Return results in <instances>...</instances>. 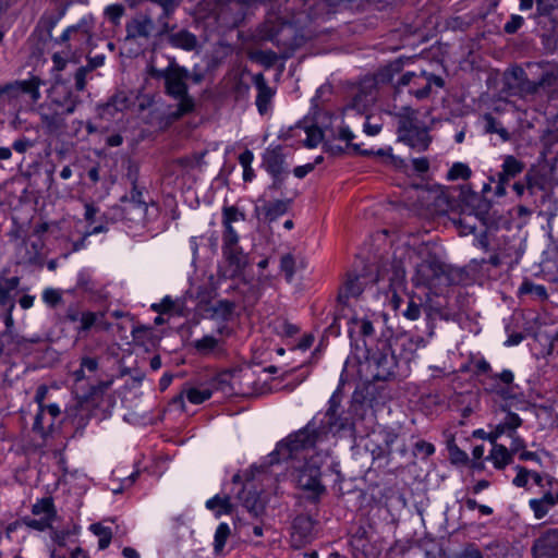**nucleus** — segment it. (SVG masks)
<instances>
[{
    "label": "nucleus",
    "mask_w": 558,
    "mask_h": 558,
    "mask_svg": "<svg viewBox=\"0 0 558 558\" xmlns=\"http://www.w3.org/2000/svg\"><path fill=\"white\" fill-rule=\"evenodd\" d=\"M223 89L225 94L235 102L246 101L250 96V85L238 74L225 77Z\"/></svg>",
    "instance_id": "5701e85b"
},
{
    "label": "nucleus",
    "mask_w": 558,
    "mask_h": 558,
    "mask_svg": "<svg viewBox=\"0 0 558 558\" xmlns=\"http://www.w3.org/2000/svg\"><path fill=\"white\" fill-rule=\"evenodd\" d=\"M232 495L225 494L223 496L217 494L209 498L205 506L208 510L214 512L216 519L222 515H230L234 511V505L231 502Z\"/></svg>",
    "instance_id": "bb28decb"
},
{
    "label": "nucleus",
    "mask_w": 558,
    "mask_h": 558,
    "mask_svg": "<svg viewBox=\"0 0 558 558\" xmlns=\"http://www.w3.org/2000/svg\"><path fill=\"white\" fill-rule=\"evenodd\" d=\"M522 418L514 412L508 411L502 421L494 426L488 433L487 439L490 442L497 441L501 436H512L517 429L522 425Z\"/></svg>",
    "instance_id": "412c9836"
},
{
    "label": "nucleus",
    "mask_w": 558,
    "mask_h": 558,
    "mask_svg": "<svg viewBox=\"0 0 558 558\" xmlns=\"http://www.w3.org/2000/svg\"><path fill=\"white\" fill-rule=\"evenodd\" d=\"M256 36L260 40H270L289 49H294L302 41V38L295 36V27L291 23L282 22L277 17L266 21L258 28Z\"/></svg>",
    "instance_id": "6e6552de"
},
{
    "label": "nucleus",
    "mask_w": 558,
    "mask_h": 558,
    "mask_svg": "<svg viewBox=\"0 0 558 558\" xmlns=\"http://www.w3.org/2000/svg\"><path fill=\"white\" fill-rule=\"evenodd\" d=\"M492 444L493 448L489 451L487 460L492 461L496 470H504L513 462V456L505 445L497 444L496 441Z\"/></svg>",
    "instance_id": "7c9ffc66"
},
{
    "label": "nucleus",
    "mask_w": 558,
    "mask_h": 558,
    "mask_svg": "<svg viewBox=\"0 0 558 558\" xmlns=\"http://www.w3.org/2000/svg\"><path fill=\"white\" fill-rule=\"evenodd\" d=\"M132 189L129 194H126V199L134 202L137 205H147V203L143 198V191L137 185V178L131 179Z\"/></svg>",
    "instance_id": "052dcab7"
},
{
    "label": "nucleus",
    "mask_w": 558,
    "mask_h": 558,
    "mask_svg": "<svg viewBox=\"0 0 558 558\" xmlns=\"http://www.w3.org/2000/svg\"><path fill=\"white\" fill-rule=\"evenodd\" d=\"M32 430L43 438V442H45L46 439L52 434L53 420L46 418L44 405H40V409H38V412L34 417ZM44 444L37 446L25 445L23 449L25 452H34L37 449H39Z\"/></svg>",
    "instance_id": "4be33fe9"
},
{
    "label": "nucleus",
    "mask_w": 558,
    "mask_h": 558,
    "mask_svg": "<svg viewBox=\"0 0 558 558\" xmlns=\"http://www.w3.org/2000/svg\"><path fill=\"white\" fill-rule=\"evenodd\" d=\"M23 524L27 527L36 530V531H45L51 526L52 520L49 518H40V519H32L29 517H25L22 519Z\"/></svg>",
    "instance_id": "6e6d98bb"
},
{
    "label": "nucleus",
    "mask_w": 558,
    "mask_h": 558,
    "mask_svg": "<svg viewBox=\"0 0 558 558\" xmlns=\"http://www.w3.org/2000/svg\"><path fill=\"white\" fill-rule=\"evenodd\" d=\"M353 311H347V315H341L340 313V305L337 304L336 306V310H335V313H333V319H332V323L327 327L326 331L330 335V336H338L340 333V320L342 318H345L349 320V317H351V313Z\"/></svg>",
    "instance_id": "603ef678"
},
{
    "label": "nucleus",
    "mask_w": 558,
    "mask_h": 558,
    "mask_svg": "<svg viewBox=\"0 0 558 558\" xmlns=\"http://www.w3.org/2000/svg\"><path fill=\"white\" fill-rule=\"evenodd\" d=\"M333 93V86L328 80L326 83L322 84L317 89L312 98V107L317 108L319 106V102H323L327 99L328 96H330Z\"/></svg>",
    "instance_id": "09e8293b"
},
{
    "label": "nucleus",
    "mask_w": 558,
    "mask_h": 558,
    "mask_svg": "<svg viewBox=\"0 0 558 558\" xmlns=\"http://www.w3.org/2000/svg\"><path fill=\"white\" fill-rule=\"evenodd\" d=\"M299 465L294 466L292 473L296 486L306 493V500L311 504H319L326 494V486L322 482V465L317 458L311 457Z\"/></svg>",
    "instance_id": "20e7f679"
},
{
    "label": "nucleus",
    "mask_w": 558,
    "mask_h": 558,
    "mask_svg": "<svg viewBox=\"0 0 558 558\" xmlns=\"http://www.w3.org/2000/svg\"><path fill=\"white\" fill-rule=\"evenodd\" d=\"M230 535H231L230 526L228 525V523L221 522L217 526L215 535H214L213 546H214V553L216 555L222 553Z\"/></svg>",
    "instance_id": "4c0bfd02"
},
{
    "label": "nucleus",
    "mask_w": 558,
    "mask_h": 558,
    "mask_svg": "<svg viewBox=\"0 0 558 558\" xmlns=\"http://www.w3.org/2000/svg\"><path fill=\"white\" fill-rule=\"evenodd\" d=\"M349 328H352L354 333V340L359 341L360 345L363 347V341L366 340V342L369 345H374L373 337L375 333V329L373 326V323L367 318H359L357 315L354 313V311L351 313V317H349L348 322ZM350 329H348V332Z\"/></svg>",
    "instance_id": "aec40b11"
},
{
    "label": "nucleus",
    "mask_w": 558,
    "mask_h": 558,
    "mask_svg": "<svg viewBox=\"0 0 558 558\" xmlns=\"http://www.w3.org/2000/svg\"><path fill=\"white\" fill-rule=\"evenodd\" d=\"M218 343V339L214 336L205 335L201 339L194 341V348L199 354L209 355L216 350Z\"/></svg>",
    "instance_id": "a19ab883"
},
{
    "label": "nucleus",
    "mask_w": 558,
    "mask_h": 558,
    "mask_svg": "<svg viewBox=\"0 0 558 558\" xmlns=\"http://www.w3.org/2000/svg\"><path fill=\"white\" fill-rule=\"evenodd\" d=\"M525 165L512 155H506L501 165V171L498 172V181L496 185V195L504 196L506 186L510 180L523 172Z\"/></svg>",
    "instance_id": "dca6fc26"
},
{
    "label": "nucleus",
    "mask_w": 558,
    "mask_h": 558,
    "mask_svg": "<svg viewBox=\"0 0 558 558\" xmlns=\"http://www.w3.org/2000/svg\"><path fill=\"white\" fill-rule=\"evenodd\" d=\"M412 281L416 287H426L430 290L456 283L452 270L432 255L417 264Z\"/></svg>",
    "instance_id": "39448f33"
},
{
    "label": "nucleus",
    "mask_w": 558,
    "mask_h": 558,
    "mask_svg": "<svg viewBox=\"0 0 558 558\" xmlns=\"http://www.w3.org/2000/svg\"><path fill=\"white\" fill-rule=\"evenodd\" d=\"M151 76L165 80L166 94L179 101L174 111L169 113L171 121H178L182 117L194 111L195 101L187 93L186 77L189 72H148Z\"/></svg>",
    "instance_id": "7ed1b4c3"
},
{
    "label": "nucleus",
    "mask_w": 558,
    "mask_h": 558,
    "mask_svg": "<svg viewBox=\"0 0 558 558\" xmlns=\"http://www.w3.org/2000/svg\"><path fill=\"white\" fill-rule=\"evenodd\" d=\"M154 28L153 21L147 15H137L126 24V39H147Z\"/></svg>",
    "instance_id": "b1692460"
},
{
    "label": "nucleus",
    "mask_w": 558,
    "mask_h": 558,
    "mask_svg": "<svg viewBox=\"0 0 558 558\" xmlns=\"http://www.w3.org/2000/svg\"><path fill=\"white\" fill-rule=\"evenodd\" d=\"M388 293H391L392 300H399L398 293L405 288V269L401 262H393L388 272Z\"/></svg>",
    "instance_id": "a878e982"
},
{
    "label": "nucleus",
    "mask_w": 558,
    "mask_h": 558,
    "mask_svg": "<svg viewBox=\"0 0 558 558\" xmlns=\"http://www.w3.org/2000/svg\"><path fill=\"white\" fill-rule=\"evenodd\" d=\"M253 83L257 90L255 105L258 113L264 116L271 107L272 99L276 95V87L268 84L263 72H258L253 76Z\"/></svg>",
    "instance_id": "a211bd4d"
},
{
    "label": "nucleus",
    "mask_w": 558,
    "mask_h": 558,
    "mask_svg": "<svg viewBox=\"0 0 558 558\" xmlns=\"http://www.w3.org/2000/svg\"><path fill=\"white\" fill-rule=\"evenodd\" d=\"M529 507L532 510L534 518L537 520L544 519L548 514L550 509L546 504H544L538 498L530 499Z\"/></svg>",
    "instance_id": "5fc2aeb1"
},
{
    "label": "nucleus",
    "mask_w": 558,
    "mask_h": 558,
    "mask_svg": "<svg viewBox=\"0 0 558 558\" xmlns=\"http://www.w3.org/2000/svg\"><path fill=\"white\" fill-rule=\"evenodd\" d=\"M531 550L534 558H558V527L542 533Z\"/></svg>",
    "instance_id": "2eb2a0df"
},
{
    "label": "nucleus",
    "mask_w": 558,
    "mask_h": 558,
    "mask_svg": "<svg viewBox=\"0 0 558 558\" xmlns=\"http://www.w3.org/2000/svg\"><path fill=\"white\" fill-rule=\"evenodd\" d=\"M393 73L395 72H372L368 81L372 82V86L374 87L390 84L393 80Z\"/></svg>",
    "instance_id": "13d9d810"
},
{
    "label": "nucleus",
    "mask_w": 558,
    "mask_h": 558,
    "mask_svg": "<svg viewBox=\"0 0 558 558\" xmlns=\"http://www.w3.org/2000/svg\"><path fill=\"white\" fill-rule=\"evenodd\" d=\"M41 84H44V82L36 76L27 81L19 82L22 93L27 94L33 101H37L40 98L39 86Z\"/></svg>",
    "instance_id": "79ce46f5"
},
{
    "label": "nucleus",
    "mask_w": 558,
    "mask_h": 558,
    "mask_svg": "<svg viewBox=\"0 0 558 558\" xmlns=\"http://www.w3.org/2000/svg\"><path fill=\"white\" fill-rule=\"evenodd\" d=\"M422 310L427 312L426 306H422L421 303H416L414 298H409L407 308L403 311V316L409 320H416L420 318Z\"/></svg>",
    "instance_id": "8fccbe9b"
},
{
    "label": "nucleus",
    "mask_w": 558,
    "mask_h": 558,
    "mask_svg": "<svg viewBox=\"0 0 558 558\" xmlns=\"http://www.w3.org/2000/svg\"><path fill=\"white\" fill-rule=\"evenodd\" d=\"M80 58L81 56L70 53L69 51H56L52 56L54 70H63L68 63H70V65H76L80 62Z\"/></svg>",
    "instance_id": "ea45409f"
},
{
    "label": "nucleus",
    "mask_w": 558,
    "mask_h": 558,
    "mask_svg": "<svg viewBox=\"0 0 558 558\" xmlns=\"http://www.w3.org/2000/svg\"><path fill=\"white\" fill-rule=\"evenodd\" d=\"M104 313H95L90 311H84L82 315H80L78 322L76 323L75 330L78 336L85 335L98 322L99 317H104Z\"/></svg>",
    "instance_id": "f704fd0d"
},
{
    "label": "nucleus",
    "mask_w": 558,
    "mask_h": 558,
    "mask_svg": "<svg viewBox=\"0 0 558 558\" xmlns=\"http://www.w3.org/2000/svg\"><path fill=\"white\" fill-rule=\"evenodd\" d=\"M514 375L510 369H504L501 373L492 374L485 384V390L496 395L502 400H511L517 397L518 385L513 383Z\"/></svg>",
    "instance_id": "ddd939ff"
},
{
    "label": "nucleus",
    "mask_w": 558,
    "mask_h": 558,
    "mask_svg": "<svg viewBox=\"0 0 558 558\" xmlns=\"http://www.w3.org/2000/svg\"><path fill=\"white\" fill-rule=\"evenodd\" d=\"M514 470L517 471V475L512 480V484L518 488H526L529 478L531 477V470L519 464L514 466Z\"/></svg>",
    "instance_id": "864d4df0"
},
{
    "label": "nucleus",
    "mask_w": 558,
    "mask_h": 558,
    "mask_svg": "<svg viewBox=\"0 0 558 558\" xmlns=\"http://www.w3.org/2000/svg\"><path fill=\"white\" fill-rule=\"evenodd\" d=\"M417 125L414 123V120L410 116H401L398 122V134L401 140L405 133H409V130L416 129Z\"/></svg>",
    "instance_id": "69168bd1"
},
{
    "label": "nucleus",
    "mask_w": 558,
    "mask_h": 558,
    "mask_svg": "<svg viewBox=\"0 0 558 558\" xmlns=\"http://www.w3.org/2000/svg\"><path fill=\"white\" fill-rule=\"evenodd\" d=\"M399 434L391 427H379L366 435L364 448L371 452L373 460L388 458L392 453V446Z\"/></svg>",
    "instance_id": "1a4fd4ad"
},
{
    "label": "nucleus",
    "mask_w": 558,
    "mask_h": 558,
    "mask_svg": "<svg viewBox=\"0 0 558 558\" xmlns=\"http://www.w3.org/2000/svg\"><path fill=\"white\" fill-rule=\"evenodd\" d=\"M316 520L310 514H298L292 521L291 544L294 548H302L313 537Z\"/></svg>",
    "instance_id": "4468645a"
},
{
    "label": "nucleus",
    "mask_w": 558,
    "mask_h": 558,
    "mask_svg": "<svg viewBox=\"0 0 558 558\" xmlns=\"http://www.w3.org/2000/svg\"><path fill=\"white\" fill-rule=\"evenodd\" d=\"M112 385V380H100L96 385L89 387L88 391L82 397V407H94L98 405L99 401L104 398L106 391Z\"/></svg>",
    "instance_id": "2f4dec72"
},
{
    "label": "nucleus",
    "mask_w": 558,
    "mask_h": 558,
    "mask_svg": "<svg viewBox=\"0 0 558 558\" xmlns=\"http://www.w3.org/2000/svg\"><path fill=\"white\" fill-rule=\"evenodd\" d=\"M128 107V99L125 96L116 95L106 104L97 107L98 116L101 119L110 120L114 118L116 113L122 112Z\"/></svg>",
    "instance_id": "c756f323"
},
{
    "label": "nucleus",
    "mask_w": 558,
    "mask_h": 558,
    "mask_svg": "<svg viewBox=\"0 0 558 558\" xmlns=\"http://www.w3.org/2000/svg\"><path fill=\"white\" fill-rule=\"evenodd\" d=\"M61 300V293L53 288H47L43 292V301L50 307H56Z\"/></svg>",
    "instance_id": "680f3d73"
},
{
    "label": "nucleus",
    "mask_w": 558,
    "mask_h": 558,
    "mask_svg": "<svg viewBox=\"0 0 558 558\" xmlns=\"http://www.w3.org/2000/svg\"><path fill=\"white\" fill-rule=\"evenodd\" d=\"M258 202L260 205L256 206L255 210L260 211L264 220L270 223L288 213L292 201L289 198L267 201L260 197Z\"/></svg>",
    "instance_id": "6ab92c4d"
},
{
    "label": "nucleus",
    "mask_w": 558,
    "mask_h": 558,
    "mask_svg": "<svg viewBox=\"0 0 558 558\" xmlns=\"http://www.w3.org/2000/svg\"><path fill=\"white\" fill-rule=\"evenodd\" d=\"M330 434L339 438H350L354 442L359 437L355 423L349 415L339 413L322 418L314 416L304 427L291 433L277 444L275 450L269 454L271 463L299 459L303 452L314 449Z\"/></svg>",
    "instance_id": "f03ea898"
},
{
    "label": "nucleus",
    "mask_w": 558,
    "mask_h": 558,
    "mask_svg": "<svg viewBox=\"0 0 558 558\" xmlns=\"http://www.w3.org/2000/svg\"><path fill=\"white\" fill-rule=\"evenodd\" d=\"M75 111V104L70 100V107L48 106L41 114L44 129L47 134L60 136L66 133V117Z\"/></svg>",
    "instance_id": "9b49d317"
},
{
    "label": "nucleus",
    "mask_w": 558,
    "mask_h": 558,
    "mask_svg": "<svg viewBox=\"0 0 558 558\" xmlns=\"http://www.w3.org/2000/svg\"><path fill=\"white\" fill-rule=\"evenodd\" d=\"M213 396V390L209 388L199 389L196 387H186L181 393L173 399V403H179L184 407V399H187L192 404H202L209 400Z\"/></svg>",
    "instance_id": "cd10ccee"
},
{
    "label": "nucleus",
    "mask_w": 558,
    "mask_h": 558,
    "mask_svg": "<svg viewBox=\"0 0 558 558\" xmlns=\"http://www.w3.org/2000/svg\"><path fill=\"white\" fill-rule=\"evenodd\" d=\"M80 364L85 372L95 373L99 368V361L95 356H82L80 360Z\"/></svg>",
    "instance_id": "774afa93"
},
{
    "label": "nucleus",
    "mask_w": 558,
    "mask_h": 558,
    "mask_svg": "<svg viewBox=\"0 0 558 558\" xmlns=\"http://www.w3.org/2000/svg\"><path fill=\"white\" fill-rule=\"evenodd\" d=\"M472 174L470 167L463 162H454L449 169L447 179L448 180H468Z\"/></svg>",
    "instance_id": "49530a36"
},
{
    "label": "nucleus",
    "mask_w": 558,
    "mask_h": 558,
    "mask_svg": "<svg viewBox=\"0 0 558 558\" xmlns=\"http://www.w3.org/2000/svg\"><path fill=\"white\" fill-rule=\"evenodd\" d=\"M89 531L98 537V548L104 550L109 547L112 539V530L109 526H105L101 523H93L89 526Z\"/></svg>",
    "instance_id": "e433bc0d"
},
{
    "label": "nucleus",
    "mask_w": 558,
    "mask_h": 558,
    "mask_svg": "<svg viewBox=\"0 0 558 558\" xmlns=\"http://www.w3.org/2000/svg\"><path fill=\"white\" fill-rule=\"evenodd\" d=\"M262 168L270 175L271 184L268 191L281 190L290 173L287 156L281 145L269 146L262 155Z\"/></svg>",
    "instance_id": "0eeeda50"
},
{
    "label": "nucleus",
    "mask_w": 558,
    "mask_h": 558,
    "mask_svg": "<svg viewBox=\"0 0 558 558\" xmlns=\"http://www.w3.org/2000/svg\"><path fill=\"white\" fill-rule=\"evenodd\" d=\"M239 235L222 236V256L228 264L230 277L241 275L247 265L246 255L239 245Z\"/></svg>",
    "instance_id": "9d476101"
},
{
    "label": "nucleus",
    "mask_w": 558,
    "mask_h": 558,
    "mask_svg": "<svg viewBox=\"0 0 558 558\" xmlns=\"http://www.w3.org/2000/svg\"><path fill=\"white\" fill-rule=\"evenodd\" d=\"M231 378V374L228 371L221 372L217 374L210 381V385L217 389L226 391V388L229 387V380Z\"/></svg>",
    "instance_id": "0e129e2a"
},
{
    "label": "nucleus",
    "mask_w": 558,
    "mask_h": 558,
    "mask_svg": "<svg viewBox=\"0 0 558 558\" xmlns=\"http://www.w3.org/2000/svg\"><path fill=\"white\" fill-rule=\"evenodd\" d=\"M401 141L410 146L412 149L421 153L428 149L432 137L426 128H420L409 130V133H405Z\"/></svg>",
    "instance_id": "393cba45"
},
{
    "label": "nucleus",
    "mask_w": 558,
    "mask_h": 558,
    "mask_svg": "<svg viewBox=\"0 0 558 558\" xmlns=\"http://www.w3.org/2000/svg\"><path fill=\"white\" fill-rule=\"evenodd\" d=\"M49 105L53 107H70V100H73L75 108L80 102L77 95L74 94L72 84L57 80L48 89Z\"/></svg>",
    "instance_id": "f3484780"
},
{
    "label": "nucleus",
    "mask_w": 558,
    "mask_h": 558,
    "mask_svg": "<svg viewBox=\"0 0 558 558\" xmlns=\"http://www.w3.org/2000/svg\"><path fill=\"white\" fill-rule=\"evenodd\" d=\"M355 137L349 125L342 124L339 128L338 134L335 136V138L343 141L348 144V146H351L355 151L360 150L359 145L351 144V141Z\"/></svg>",
    "instance_id": "bf43d9fd"
},
{
    "label": "nucleus",
    "mask_w": 558,
    "mask_h": 558,
    "mask_svg": "<svg viewBox=\"0 0 558 558\" xmlns=\"http://www.w3.org/2000/svg\"><path fill=\"white\" fill-rule=\"evenodd\" d=\"M353 333L350 328L351 354L357 362V375L363 384L400 380L409 375L413 345L410 338L378 339L374 345L364 340L361 347Z\"/></svg>",
    "instance_id": "f257e3e1"
},
{
    "label": "nucleus",
    "mask_w": 558,
    "mask_h": 558,
    "mask_svg": "<svg viewBox=\"0 0 558 558\" xmlns=\"http://www.w3.org/2000/svg\"><path fill=\"white\" fill-rule=\"evenodd\" d=\"M250 59L257 65L270 68L276 64L278 56L271 51L252 50L248 53Z\"/></svg>",
    "instance_id": "58836bf2"
},
{
    "label": "nucleus",
    "mask_w": 558,
    "mask_h": 558,
    "mask_svg": "<svg viewBox=\"0 0 558 558\" xmlns=\"http://www.w3.org/2000/svg\"><path fill=\"white\" fill-rule=\"evenodd\" d=\"M486 132L489 134H498L504 142L510 141V133L508 130L489 114L486 116Z\"/></svg>",
    "instance_id": "c03bdc74"
},
{
    "label": "nucleus",
    "mask_w": 558,
    "mask_h": 558,
    "mask_svg": "<svg viewBox=\"0 0 558 558\" xmlns=\"http://www.w3.org/2000/svg\"><path fill=\"white\" fill-rule=\"evenodd\" d=\"M448 451L451 463L464 465L469 462L468 453L454 442L448 445Z\"/></svg>",
    "instance_id": "3c124183"
},
{
    "label": "nucleus",
    "mask_w": 558,
    "mask_h": 558,
    "mask_svg": "<svg viewBox=\"0 0 558 558\" xmlns=\"http://www.w3.org/2000/svg\"><path fill=\"white\" fill-rule=\"evenodd\" d=\"M32 513L35 515L45 514L44 518H49V520L53 521L57 517V510L52 498L45 497L38 499L32 507Z\"/></svg>",
    "instance_id": "c9c22d12"
},
{
    "label": "nucleus",
    "mask_w": 558,
    "mask_h": 558,
    "mask_svg": "<svg viewBox=\"0 0 558 558\" xmlns=\"http://www.w3.org/2000/svg\"><path fill=\"white\" fill-rule=\"evenodd\" d=\"M232 485L238 487L234 498L254 517L257 518L265 511V506L260 501L259 494L251 489L250 484H244L240 473L232 476Z\"/></svg>",
    "instance_id": "f8f14e48"
},
{
    "label": "nucleus",
    "mask_w": 558,
    "mask_h": 558,
    "mask_svg": "<svg viewBox=\"0 0 558 558\" xmlns=\"http://www.w3.org/2000/svg\"><path fill=\"white\" fill-rule=\"evenodd\" d=\"M306 138L304 140V146L307 148L317 147L324 140V132L317 125L306 126L305 129Z\"/></svg>",
    "instance_id": "37998d69"
},
{
    "label": "nucleus",
    "mask_w": 558,
    "mask_h": 558,
    "mask_svg": "<svg viewBox=\"0 0 558 558\" xmlns=\"http://www.w3.org/2000/svg\"><path fill=\"white\" fill-rule=\"evenodd\" d=\"M76 289L81 290L83 292H94L96 289V286L92 279L90 274L83 269L77 274L76 279Z\"/></svg>",
    "instance_id": "de8ad7c7"
},
{
    "label": "nucleus",
    "mask_w": 558,
    "mask_h": 558,
    "mask_svg": "<svg viewBox=\"0 0 558 558\" xmlns=\"http://www.w3.org/2000/svg\"><path fill=\"white\" fill-rule=\"evenodd\" d=\"M245 220V214L240 211L235 206H225L222 208V236L239 235L232 227L233 222Z\"/></svg>",
    "instance_id": "473e14b6"
},
{
    "label": "nucleus",
    "mask_w": 558,
    "mask_h": 558,
    "mask_svg": "<svg viewBox=\"0 0 558 558\" xmlns=\"http://www.w3.org/2000/svg\"><path fill=\"white\" fill-rule=\"evenodd\" d=\"M280 270L284 274L287 282L293 280L295 274V258L291 253L283 254L280 257Z\"/></svg>",
    "instance_id": "a18cd8bd"
},
{
    "label": "nucleus",
    "mask_w": 558,
    "mask_h": 558,
    "mask_svg": "<svg viewBox=\"0 0 558 558\" xmlns=\"http://www.w3.org/2000/svg\"><path fill=\"white\" fill-rule=\"evenodd\" d=\"M380 279L365 269L362 272L348 271L343 283L340 286L337 296V304L340 305L341 315H347V311H353L351 300H357L368 284H373Z\"/></svg>",
    "instance_id": "423d86ee"
},
{
    "label": "nucleus",
    "mask_w": 558,
    "mask_h": 558,
    "mask_svg": "<svg viewBox=\"0 0 558 558\" xmlns=\"http://www.w3.org/2000/svg\"><path fill=\"white\" fill-rule=\"evenodd\" d=\"M120 205L128 222L140 225L145 220L147 205H137L126 199V196L120 198Z\"/></svg>",
    "instance_id": "c85d7f7f"
},
{
    "label": "nucleus",
    "mask_w": 558,
    "mask_h": 558,
    "mask_svg": "<svg viewBox=\"0 0 558 558\" xmlns=\"http://www.w3.org/2000/svg\"><path fill=\"white\" fill-rule=\"evenodd\" d=\"M169 41L172 46L184 50H194L198 43L196 36L185 29L170 34Z\"/></svg>",
    "instance_id": "72a5a7b5"
},
{
    "label": "nucleus",
    "mask_w": 558,
    "mask_h": 558,
    "mask_svg": "<svg viewBox=\"0 0 558 558\" xmlns=\"http://www.w3.org/2000/svg\"><path fill=\"white\" fill-rule=\"evenodd\" d=\"M150 327L133 326L131 330L133 341L136 344L144 345L150 335Z\"/></svg>",
    "instance_id": "4d7b16f0"
},
{
    "label": "nucleus",
    "mask_w": 558,
    "mask_h": 558,
    "mask_svg": "<svg viewBox=\"0 0 558 558\" xmlns=\"http://www.w3.org/2000/svg\"><path fill=\"white\" fill-rule=\"evenodd\" d=\"M83 313L84 311L78 303H72L65 310L64 320L66 323L76 324L78 322L80 315Z\"/></svg>",
    "instance_id": "e2e57ef3"
},
{
    "label": "nucleus",
    "mask_w": 558,
    "mask_h": 558,
    "mask_svg": "<svg viewBox=\"0 0 558 558\" xmlns=\"http://www.w3.org/2000/svg\"><path fill=\"white\" fill-rule=\"evenodd\" d=\"M35 142L26 136H20L12 143L11 149H14L19 154L26 153L29 148L34 147Z\"/></svg>",
    "instance_id": "338daca9"
}]
</instances>
